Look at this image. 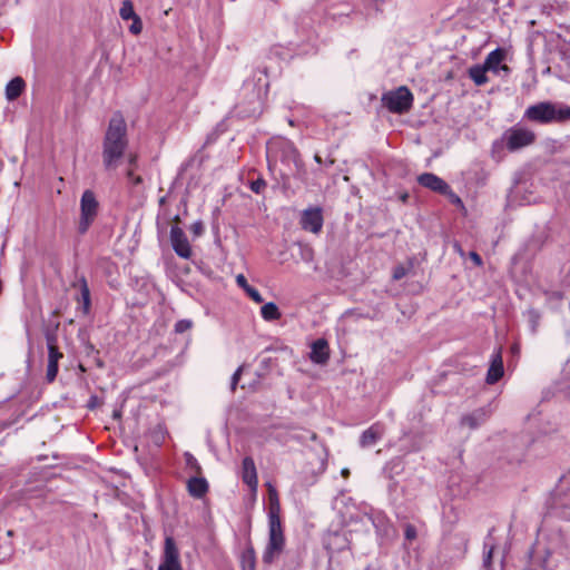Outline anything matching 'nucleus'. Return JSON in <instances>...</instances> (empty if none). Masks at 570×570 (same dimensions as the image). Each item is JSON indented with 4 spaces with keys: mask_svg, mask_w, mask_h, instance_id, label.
I'll return each mask as SVG.
<instances>
[{
    "mask_svg": "<svg viewBox=\"0 0 570 570\" xmlns=\"http://www.w3.org/2000/svg\"><path fill=\"white\" fill-rule=\"evenodd\" d=\"M487 420V412L483 409H479L471 414L464 415L461 419V424L470 429H476Z\"/></svg>",
    "mask_w": 570,
    "mask_h": 570,
    "instance_id": "obj_20",
    "label": "nucleus"
},
{
    "mask_svg": "<svg viewBox=\"0 0 570 570\" xmlns=\"http://www.w3.org/2000/svg\"><path fill=\"white\" fill-rule=\"evenodd\" d=\"M469 257L475 266H481L483 264L481 256L476 252H470Z\"/></svg>",
    "mask_w": 570,
    "mask_h": 570,
    "instance_id": "obj_38",
    "label": "nucleus"
},
{
    "mask_svg": "<svg viewBox=\"0 0 570 570\" xmlns=\"http://www.w3.org/2000/svg\"><path fill=\"white\" fill-rule=\"evenodd\" d=\"M383 436V428L381 424L375 423L365 430L360 438V445L368 448L374 445Z\"/></svg>",
    "mask_w": 570,
    "mask_h": 570,
    "instance_id": "obj_18",
    "label": "nucleus"
},
{
    "mask_svg": "<svg viewBox=\"0 0 570 570\" xmlns=\"http://www.w3.org/2000/svg\"><path fill=\"white\" fill-rule=\"evenodd\" d=\"M96 402H97V397L96 396H92L90 399V402H89V407H94L96 405Z\"/></svg>",
    "mask_w": 570,
    "mask_h": 570,
    "instance_id": "obj_43",
    "label": "nucleus"
},
{
    "mask_svg": "<svg viewBox=\"0 0 570 570\" xmlns=\"http://www.w3.org/2000/svg\"><path fill=\"white\" fill-rule=\"evenodd\" d=\"M505 58V50L502 48H497L492 50L485 58L484 62L482 63L489 71H493L495 73L499 72V70H503L505 72L509 71V67L505 65H501V62Z\"/></svg>",
    "mask_w": 570,
    "mask_h": 570,
    "instance_id": "obj_14",
    "label": "nucleus"
},
{
    "mask_svg": "<svg viewBox=\"0 0 570 570\" xmlns=\"http://www.w3.org/2000/svg\"><path fill=\"white\" fill-rule=\"evenodd\" d=\"M492 553H493V547H490L489 551L485 553L483 559V566L485 568H490L492 563Z\"/></svg>",
    "mask_w": 570,
    "mask_h": 570,
    "instance_id": "obj_37",
    "label": "nucleus"
},
{
    "mask_svg": "<svg viewBox=\"0 0 570 570\" xmlns=\"http://www.w3.org/2000/svg\"><path fill=\"white\" fill-rule=\"evenodd\" d=\"M80 284V298L82 301V311L85 314L89 313L91 301H90V291L85 277L79 279Z\"/></svg>",
    "mask_w": 570,
    "mask_h": 570,
    "instance_id": "obj_23",
    "label": "nucleus"
},
{
    "mask_svg": "<svg viewBox=\"0 0 570 570\" xmlns=\"http://www.w3.org/2000/svg\"><path fill=\"white\" fill-rule=\"evenodd\" d=\"M242 371H243V366H239V367L235 371V373L233 374V376H232V383H230V389H232V391H235L236 385H237V383H238V381H239V379H240Z\"/></svg>",
    "mask_w": 570,
    "mask_h": 570,
    "instance_id": "obj_35",
    "label": "nucleus"
},
{
    "mask_svg": "<svg viewBox=\"0 0 570 570\" xmlns=\"http://www.w3.org/2000/svg\"><path fill=\"white\" fill-rule=\"evenodd\" d=\"M342 474L344 476H347L350 474V471L347 469L342 470Z\"/></svg>",
    "mask_w": 570,
    "mask_h": 570,
    "instance_id": "obj_47",
    "label": "nucleus"
},
{
    "mask_svg": "<svg viewBox=\"0 0 570 570\" xmlns=\"http://www.w3.org/2000/svg\"><path fill=\"white\" fill-rule=\"evenodd\" d=\"M121 416L120 412L119 411H115L114 412V417L115 419H119Z\"/></svg>",
    "mask_w": 570,
    "mask_h": 570,
    "instance_id": "obj_46",
    "label": "nucleus"
},
{
    "mask_svg": "<svg viewBox=\"0 0 570 570\" xmlns=\"http://www.w3.org/2000/svg\"><path fill=\"white\" fill-rule=\"evenodd\" d=\"M99 212V203L95 193L86 189L80 198V218L78 223V232L85 234L95 222Z\"/></svg>",
    "mask_w": 570,
    "mask_h": 570,
    "instance_id": "obj_5",
    "label": "nucleus"
},
{
    "mask_svg": "<svg viewBox=\"0 0 570 570\" xmlns=\"http://www.w3.org/2000/svg\"><path fill=\"white\" fill-rule=\"evenodd\" d=\"M119 16L122 20L128 21L132 18L139 17L134 10V3L131 0H124L119 10Z\"/></svg>",
    "mask_w": 570,
    "mask_h": 570,
    "instance_id": "obj_24",
    "label": "nucleus"
},
{
    "mask_svg": "<svg viewBox=\"0 0 570 570\" xmlns=\"http://www.w3.org/2000/svg\"><path fill=\"white\" fill-rule=\"evenodd\" d=\"M247 557L250 561V567L253 568L254 567V550L253 549H248L246 554H244V558H247Z\"/></svg>",
    "mask_w": 570,
    "mask_h": 570,
    "instance_id": "obj_42",
    "label": "nucleus"
},
{
    "mask_svg": "<svg viewBox=\"0 0 570 570\" xmlns=\"http://www.w3.org/2000/svg\"><path fill=\"white\" fill-rule=\"evenodd\" d=\"M405 276V268L402 267V266H399L394 269V273H393V278L394 279H401L402 277Z\"/></svg>",
    "mask_w": 570,
    "mask_h": 570,
    "instance_id": "obj_39",
    "label": "nucleus"
},
{
    "mask_svg": "<svg viewBox=\"0 0 570 570\" xmlns=\"http://www.w3.org/2000/svg\"><path fill=\"white\" fill-rule=\"evenodd\" d=\"M249 188L255 194H262L266 188V181L263 178H257L250 181Z\"/></svg>",
    "mask_w": 570,
    "mask_h": 570,
    "instance_id": "obj_26",
    "label": "nucleus"
},
{
    "mask_svg": "<svg viewBox=\"0 0 570 570\" xmlns=\"http://www.w3.org/2000/svg\"><path fill=\"white\" fill-rule=\"evenodd\" d=\"M246 294L255 302V303H263L264 298L262 297L261 293L254 288L250 287L247 289Z\"/></svg>",
    "mask_w": 570,
    "mask_h": 570,
    "instance_id": "obj_31",
    "label": "nucleus"
},
{
    "mask_svg": "<svg viewBox=\"0 0 570 570\" xmlns=\"http://www.w3.org/2000/svg\"><path fill=\"white\" fill-rule=\"evenodd\" d=\"M487 71L489 70L483 65H474L469 69V77L476 86H483L489 81Z\"/></svg>",
    "mask_w": 570,
    "mask_h": 570,
    "instance_id": "obj_21",
    "label": "nucleus"
},
{
    "mask_svg": "<svg viewBox=\"0 0 570 570\" xmlns=\"http://www.w3.org/2000/svg\"><path fill=\"white\" fill-rule=\"evenodd\" d=\"M157 570H183L179 550L171 537H166L164 553Z\"/></svg>",
    "mask_w": 570,
    "mask_h": 570,
    "instance_id": "obj_8",
    "label": "nucleus"
},
{
    "mask_svg": "<svg viewBox=\"0 0 570 570\" xmlns=\"http://www.w3.org/2000/svg\"><path fill=\"white\" fill-rule=\"evenodd\" d=\"M268 542L263 553L264 563H273L285 548V535L281 522V503L277 490L268 483Z\"/></svg>",
    "mask_w": 570,
    "mask_h": 570,
    "instance_id": "obj_1",
    "label": "nucleus"
},
{
    "mask_svg": "<svg viewBox=\"0 0 570 570\" xmlns=\"http://www.w3.org/2000/svg\"><path fill=\"white\" fill-rule=\"evenodd\" d=\"M193 326L191 321L189 320H180L175 324V332L176 333H184L190 330Z\"/></svg>",
    "mask_w": 570,
    "mask_h": 570,
    "instance_id": "obj_28",
    "label": "nucleus"
},
{
    "mask_svg": "<svg viewBox=\"0 0 570 570\" xmlns=\"http://www.w3.org/2000/svg\"><path fill=\"white\" fill-rule=\"evenodd\" d=\"M503 372L504 371H503L501 350H498L492 355L491 365L487 373V383L488 384L497 383L503 376Z\"/></svg>",
    "mask_w": 570,
    "mask_h": 570,
    "instance_id": "obj_15",
    "label": "nucleus"
},
{
    "mask_svg": "<svg viewBox=\"0 0 570 570\" xmlns=\"http://www.w3.org/2000/svg\"><path fill=\"white\" fill-rule=\"evenodd\" d=\"M261 314H262V317L268 322L277 321L282 316L277 305L273 302H269V303H266L265 305H263L261 308Z\"/></svg>",
    "mask_w": 570,
    "mask_h": 570,
    "instance_id": "obj_22",
    "label": "nucleus"
},
{
    "mask_svg": "<svg viewBox=\"0 0 570 570\" xmlns=\"http://www.w3.org/2000/svg\"><path fill=\"white\" fill-rule=\"evenodd\" d=\"M170 242L175 253L181 258H189L191 248L184 230L178 226H173L170 229Z\"/></svg>",
    "mask_w": 570,
    "mask_h": 570,
    "instance_id": "obj_10",
    "label": "nucleus"
},
{
    "mask_svg": "<svg viewBox=\"0 0 570 570\" xmlns=\"http://www.w3.org/2000/svg\"><path fill=\"white\" fill-rule=\"evenodd\" d=\"M524 117L540 124L564 122L570 120V106H558L552 102H539L525 109Z\"/></svg>",
    "mask_w": 570,
    "mask_h": 570,
    "instance_id": "obj_3",
    "label": "nucleus"
},
{
    "mask_svg": "<svg viewBox=\"0 0 570 570\" xmlns=\"http://www.w3.org/2000/svg\"><path fill=\"white\" fill-rule=\"evenodd\" d=\"M417 183L432 191L443 195L450 193V185L441 177L432 173H423L417 177Z\"/></svg>",
    "mask_w": 570,
    "mask_h": 570,
    "instance_id": "obj_11",
    "label": "nucleus"
},
{
    "mask_svg": "<svg viewBox=\"0 0 570 570\" xmlns=\"http://www.w3.org/2000/svg\"><path fill=\"white\" fill-rule=\"evenodd\" d=\"M126 176H127L128 183L134 187H137L142 183V178L139 175L135 174L134 168H128Z\"/></svg>",
    "mask_w": 570,
    "mask_h": 570,
    "instance_id": "obj_27",
    "label": "nucleus"
},
{
    "mask_svg": "<svg viewBox=\"0 0 570 570\" xmlns=\"http://www.w3.org/2000/svg\"><path fill=\"white\" fill-rule=\"evenodd\" d=\"M381 101L389 111L393 114H404L412 107L413 95L407 87L401 86L383 94Z\"/></svg>",
    "mask_w": 570,
    "mask_h": 570,
    "instance_id": "obj_4",
    "label": "nucleus"
},
{
    "mask_svg": "<svg viewBox=\"0 0 570 570\" xmlns=\"http://www.w3.org/2000/svg\"><path fill=\"white\" fill-rule=\"evenodd\" d=\"M236 284L243 288L245 292H247L248 288H250L252 286L248 284L246 277L243 275V274H238L236 276Z\"/></svg>",
    "mask_w": 570,
    "mask_h": 570,
    "instance_id": "obj_33",
    "label": "nucleus"
},
{
    "mask_svg": "<svg viewBox=\"0 0 570 570\" xmlns=\"http://www.w3.org/2000/svg\"><path fill=\"white\" fill-rule=\"evenodd\" d=\"M503 139L509 151H517L532 145L535 134L525 127L513 126L504 132Z\"/></svg>",
    "mask_w": 570,
    "mask_h": 570,
    "instance_id": "obj_6",
    "label": "nucleus"
},
{
    "mask_svg": "<svg viewBox=\"0 0 570 570\" xmlns=\"http://www.w3.org/2000/svg\"><path fill=\"white\" fill-rule=\"evenodd\" d=\"M511 351L517 354L519 352V346L518 345H513L511 347Z\"/></svg>",
    "mask_w": 570,
    "mask_h": 570,
    "instance_id": "obj_45",
    "label": "nucleus"
},
{
    "mask_svg": "<svg viewBox=\"0 0 570 570\" xmlns=\"http://www.w3.org/2000/svg\"><path fill=\"white\" fill-rule=\"evenodd\" d=\"M208 482L205 478L193 476L187 481V491L190 497L202 499L208 492Z\"/></svg>",
    "mask_w": 570,
    "mask_h": 570,
    "instance_id": "obj_17",
    "label": "nucleus"
},
{
    "mask_svg": "<svg viewBox=\"0 0 570 570\" xmlns=\"http://www.w3.org/2000/svg\"><path fill=\"white\" fill-rule=\"evenodd\" d=\"M63 357V354L58 347H50L48 351V365L46 372V379L49 383L53 382L58 374L59 361Z\"/></svg>",
    "mask_w": 570,
    "mask_h": 570,
    "instance_id": "obj_16",
    "label": "nucleus"
},
{
    "mask_svg": "<svg viewBox=\"0 0 570 570\" xmlns=\"http://www.w3.org/2000/svg\"><path fill=\"white\" fill-rule=\"evenodd\" d=\"M127 146L126 122L120 116H114L102 141V163L106 170H114L118 167Z\"/></svg>",
    "mask_w": 570,
    "mask_h": 570,
    "instance_id": "obj_2",
    "label": "nucleus"
},
{
    "mask_svg": "<svg viewBox=\"0 0 570 570\" xmlns=\"http://www.w3.org/2000/svg\"><path fill=\"white\" fill-rule=\"evenodd\" d=\"M314 159H315V161H316V163L322 164V158H321V156H320V155H317V154H316V155L314 156Z\"/></svg>",
    "mask_w": 570,
    "mask_h": 570,
    "instance_id": "obj_44",
    "label": "nucleus"
},
{
    "mask_svg": "<svg viewBox=\"0 0 570 570\" xmlns=\"http://www.w3.org/2000/svg\"><path fill=\"white\" fill-rule=\"evenodd\" d=\"M26 82L21 77L11 79L6 86V98L9 101L16 100L24 90Z\"/></svg>",
    "mask_w": 570,
    "mask_h": 570,
    "instance_id": "obj_19",
    "label": "nucleus"
},
{
    "mask_svg": "<svg viewBox=\"0 0 570 570\" xmlns=\"http://www.w3.org/2000/svg\"><path fill=\"white\" fill-rule=\"evenodd\" d=\"M443 196H446L452 204L463 207L461 198L451 188L450 193H443Z\"/></svg>",
    "mask_w": 570,
    "mask_h": 570,
    "instance_id": "obj_30",
    "label": "nucleus"
},
{
    "mask_svg": "<svg viewBox=\"0 0 570 570\" xmlns=\"http://www.w3.org/2000/svg\"><path fill=\"white\" fill-rule=\"evenodd\" d=\"M186 462H187V465L196 469L199 472L200 466H199L197 460L191 454H189V453L186 454Z\"/></svg>",
    "mask_w": 570,
    "mask_h": 570,
    "instance_id": "obj_36",
    "label": "nucleus"
},
{
    "mask_svg": "<svg viewBox=\"0 0 570 570\" xmlns=\"http://www.w3.org/2000/svg\"><path fill=\"white\" fill-rule=\"evenodd\" d=\"M242 480L248 488L256 491L258 485L257 471L255 462L250 456H246L242 463Z\"/></svg>",
    "mask_w": 570,
    "mask_h": 570,
    "instance_id": "obj_13",
    "label": "nucleus"
},
{
    "mask_svg": "<svg viewBox=\"0 0 570 570\" xmlns=\"http://www.w3.org/2000/svg\"><path fill=\"white\" fill-rule=\"evenodd\" d=\"M46 341H47L48 351H50V347H58L57 346V336L55 333H47Z\"/></svg>",
    "mask_w": 570,
    "mask_h": 570,
    "instance_id": "obj_34",
    "label": "nucleus"
},
{
    "mask_svg": "<svg viewBox=\"0 0 570 570\" xmlns=\"http://www.w3.org/2000/svg\"><path fill=\"white\" fill-rule=\"evenodd\" d=\"M131 21H132V22H131V24L129 26V31H130L132 35L137 36V35H139V33L141 32V30H142V21H141L140 17L132 18V19H131Z\"/></svg>",
    "mask_w": 570,
    "mask_h": 570,
    "instance_id": "obj_29",
    "label": "nucleus"
},
{
    "mask_svg": "<svg viewBox=\"0 0 570 570\" xmlns=\"http://www.w3.org/2000/svg\"><path fill=\"white\" fill-rule=\"evenodd\" d=\"M309 358L313 363L324 365L330 358V347L325 338H318L311 345Z\"/></svg>",
    "mask_w": 570,
    "mask_h": 570,
    "instance_id": "obj_12",
    "label": "nucleus"
},
{
    "mask_svg": "<svg viewBox=\"0 0 570 570\" xmlns=\"http://www.w3.org/2000/svg\"><path fill=\"white\" fill-rule=\"evenodd\" d=\"M191 230L196 236L200 235L203 232V224L200 222L193 224Z\"/></svg>",
    "mask_w": 570,
    "mask_h": 570,
    "instance_id": "obj_40",
    "label": "nucleus"
},
{
    "mask_svg": "<svg viewBox=\"0 0 570 570\" xmlns=\"http://www.w3.org/2000/svg\"><path fill=\"white\" fill-rule=\"evenodd\" d=\"M301 226L304 230L318 234L322 230L324 218L321 207H309L301 215Z\"/></svg>",
    "mask_w": 570,
    "mask_h": 570,
    "instance_id": "obj_9",
    "label": "nucleus"
},
{
    "mask_svg": "<svg viewBox=\"0 0 570 570\" xmlns=\"http://www.w3.org/2000/svg\"><path fill=\"white\" fill-rule=\"evenodd\" d=\"M136 163H137V156L136 155H129V158H128V165H129V168H136Z\"/></svg>",
    "mask_w": 570,
    "mask_h": 570,
    "instance_id": "obj_41",
    "label": "nucleus"
},
{
    "mask_svg": "<svg viewBox=\"0 0 570 570\" xmlns=\"http://www.w3.org/2000/svg\"><path fill=\"white\" fill-rule=\"evenodd\" d=\"M404 535H405V539L409 541L414 540L417 535L415 527L412 524H406Z\"/></svg>",
    "mask_w": 570,
    "mask_h": 570,
    "instance_id": "obj_32",
    "label": "nucleus"
},
{
    "mask_svg": "<svg viewBox=\"0 0 570 570\" xmlns=\"http://www.w3.org/2000/svg\"><path fill=\"white\" fill-rule=\"evenodd\" d=\"M527 317H528V322H529L531 332L535 333L537 328L539 326V323H540V318H541L540 313L533 308H530L527 311Z\"/></svg>",
    "mask_w": 570,
    "mask_h": 570,
    "instance_id": "obj_25",
    "label": "nucleus"
},
{
    "mask_svg": "<svg viewBox=\"0 0 570 570\" xmlns=\"http://www.w3.org/2000/svg\"><path fill=\"white\" fill-rule=\"evenodd\" d=\"M278 151L282 153L279 157L283 161L292 160L296 166H298L299 154L291 141L285 139H278L267 144L268 157H278Z\"/></svg>",
    "mask_w": 570,
    "mask_h": 570,
    "instance_id": "obj_7",
    "label": "nucleus"
}]
</instances>
